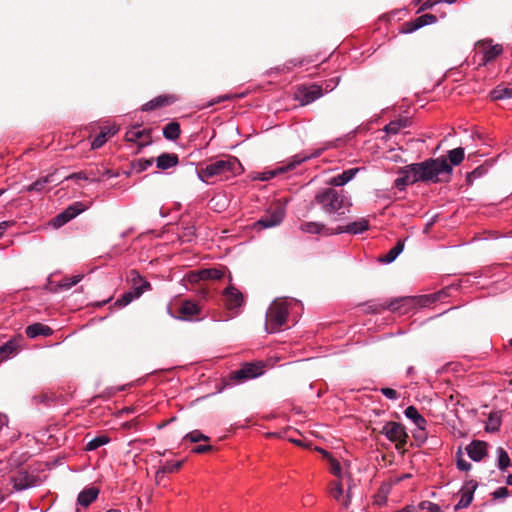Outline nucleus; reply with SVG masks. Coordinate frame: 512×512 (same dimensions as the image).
I'll return each mask as SVG.
<instances>
[{"instance_id": "nucleus-1", "label": "nucleus", "mask_w": 512, "mask_h": 512, "mask_svg": "<svg viewBox=\"0 0 512 512\" xmlns=\"http://www.w3.org/2000/svg\"><path fill=\"white\" fill-rule=\"evenodd\" d=\"M315 201L323 211L331 216H342L349 212L350 200L333 188H325L315 195Z\"/></svg>"}, {"instance_id": "nucleus-2", "label": "nucleus", "mask_w": 512, "mask_h": 512, "mask_svg": "<svg viewBox=\"0 0 512 512\" xmlns=\"http://www.w3.org/2000/svg\"><path fill=\"white\" fill-rule=\"evenodd\" d=\"M299 302L294 299H276L269 306L266 312L265 327L268 333H277L287 322V317L293 307L298 306Z\"/></svg>"}, {"instance_id": "nucleus-3", "label": "nucleus", "mask_w": 512, "mask_h": 512, "mask_svg": "<svg viewBox=\"0 0 512 512\" xmlns=\"http://www.w3.org/2000/svg\"><path fill=\"white\" fill-rule=\"evenodd\" d=\"M241 169V163L235 157H226L210 162L204 168L197 170L198 178L202 182L208 179L221 176L228 178L230 175L237 174Z\"/></svg>"}, {"instance_id": "nucleus-4", "label": "nucleus", "mask_w": 512, "mask_h": 512, "mask_svg": "<svg viewBox=\"0 0 512 512\" xmlns=\"http://www.w3.org/2000/svg\"><path fill=\"white\" fill-rule=\"evenodd\" d=\"M421 181H439L442 174H451L452 167L444 158L430 159L422 163H416Z\"/></svg>"}, {"instance_id": "nucleus-5", "label": "nucleus", "mask_w": 512, "mask_h": 512, "mask_svg": "<svg viewBox=\"0 0 512 512\" xmlns=\"http://www.w3.org/2000/svg\"><path fill=\"white\" fill-rule=\"evenodd\" d=\"M324 150H325V148H319V149L314 150L312 153L303 152V153L296 154L290 160H288V162L285 165H282L274 170L264 172L262 174V176L260 177V180L266 181V180L272 179L273 177H275L278 174H282L287 171L293 170L301 163H303L307 160L319 157Z\"/></svg>"}, {"instance_id": "nucleus-6", "label": "nucleus", "mask_w": 512, "mask_h": 512, "mask_svg": "<svg viewBox=\"0 0 512 512\" xmlns=\"http://www.w3.org/2000/svg\"><path fill=\"white\" fill-rule=\"evenodd\" d=\"M285 214V207L282 205H276L269 208L266 214L258 220L257 224L265 229L276 227L282 223Z\"/></svg>"}, {"instance_id": "nucleus-7", "label": "nucleus", "mask_w": 512, "mask_h": 512, "mask_svg": "<svg viewBox=\"0 0 512 512\" xmlns=\"http://www.w3.org/2000/svg\"><path fill=\"white\" fill-rule=\"evenodd\" d=\"M399 173L400 176L395 180L394 184L400 190H404L406 186L421 181L416 164L405 166Z\"/></svg>"}, {"instance_id": "nucleus-8", "label": "nucleus", "mask_w": 512, "mask_h": 512, "mask_svg": "<svg viewBox=\"0 0 512 512\" xmlns=\"http://www.w3.org/2000/svg\"><path fill=\"white\" fill-rule=\"evenodd\" d=\"M387 439L392 442L406 443L408 435L402 424L398 422H387L381 430Z\"/></svg>"}, {"instance_id": "nucleus-9", "label": "nucleus", "mask_w": 512, "mask_h": 512, "mask_svg": "<svg viewBox=\"0 0 512 512\" xmlns=\"http://www.w3.org/2000/svg\"><path fill=\"white\" fill-rule=\"evenodd\" d=\"M323 95L322 87L319 85H310L301 87L297 90L295 97L301 105H307L319 99Z\"/></svg>"}, {"instance_id": "nucleus-10", "label": "nucleus", "mask_w": 512, "mask_h": 512, "mask_svg": "<svg viewBox=\"0 0 512 512\" xmlns=\"http://www.w3.org/2000/svg\"><path fill=\"white\" fill-rule=\"evenodd\" d=\"M262 373L263 370L261 366L252 363H247L243 365L241 369L233 372L231 374V379L238 382H242L245 380L256 378L260 376Z\"/></svg>"}, {"instance_id": "nucleus-11", "label": "nucleus", "mask_w": 512, "mask_h": 512, "mask_svg": "<svg viewBox=\"0 0 512 512\" xmlns=\"http://www.w3.org/2000/svg\"><path fill=\"white\" fill-rule=\"evenodd\" d=\"M477 488V482L474 480L467 481L460 490V499L455 505V510L468 507L473 500V494Z\"/></svg>"}, {"instance_id": "nucleus-12", "label": "nucleus", "mask_w": 512, "mask_h": 512, "mask_svg": "<svg viewBox=\"0 0 512 512\" xmlns=\"http://www.w3.org/2000/svg\"><path fill=\"white\" fill-rule=\"evenodd\" d=\"M370 227L369 221L365 218H360L354 222L347 224L346 226H339L335 229V235L342 233H349L353 235L362 234Z\"/></svg>"}, {"instance_id": "nucleus-13", "label": "nucleus", "mask_w": 512, "mask_h": 512, "mask_svg": "<svg viewBox=\"0 0 512 512\" xmlns=\"http://www.w3.org/2000/svg\"><path fill=\"white\" fill-rule=\"evenodd\" d=\"M223 296L228 309L239 308L244 302L242 293L233 285L224 290Z\"/></svg>"}, {"instance_id": "nucleus-14", "label": "nucleus", "mask_w": 512, "mask_h": 512, "mask_svg": "<svg viewBox=\"0 0 512 512\" xmlns=\"http://www.w3.org/2000/svg\"><path fill=\"white\" fill-rule=\"evenodd\" d=\"M299 228L302 232L309 234L335 235V229L329 228L320 222H304Z\"/></svg>"}, {"instance_id": "nucleus-15", "label": "nucleus", "mask_w": 512, "mask_h": 512, "mask_svg": "<svg viewBox=\"0 0 512 512\" xmlns=\"http://www.w3.org/2000/svg\"><path fill=\"white\" fill-rule=\"evenodd\" d=\"M466 452L473 461H481L487 454V444L484 441H472L466 447Z\"/></svg>"}, {"instance_id": "nucleus-16", "label": "nucleus", "mask_w": 512, "mask_h": 512, "mask_svg": "<svg viewBox=\"0 0 512 512\" xmlns=\"http://www.w3.org/2000/svg\"><path fill=\"white\" fill-rule=\"evenodd\" d=\"M481 52L483 53L482 61L484 64L493 61L502 52L503 48L499 44L492 45L491 41H484L480 44Z\"/></svg>"}, {"instance_id": "nucleus-17", "label": "nucleus", "mask_w": 512, "mask_h": 512, "mask_svg": "<svg viewBox=\"0 0 512 512\" xmlns=\"http://www.w3.org/2000/svg\"><path fill=\"white\" fill-rule=\"evenodd\" d=\"M437 20L435 15L432 14H424L416 18L414 21L406 23L405 33H411L420 29L426 25L433 24Z\"/></svg>"}, {"instance_id": "nucleus-18", "label": "nucleus", "mask_w": 512, "mask_h": 512, "mask_svg": "<svg viewBox=\"0 0 512 512\" xmlns=\"http://www.w3.org/2000/svg\"><path fill=\"white\" fill-rule=\"evenodd\" d=\"M343 491H344V487H343L342 480H336L333 483H331V488H330L331 496L336 501L341 503L343 506L348 507V505L350 503V495L348 492L347 495L344 496Z\"/></svg>"}, {"instance_id": "nucleus-19", "label": "nucleus", "mask_w": 512, "mask_h": 512, "mask_svg": "<svg viewBox=\"0 0 512 512\" xmlns=\"http://www.w3.org/2000/svg\"><path fill=\"white\" fill-rule=\"evenodd\" d=\"M25 332L27 337L31 339L36 338L38 336L48 337L53 334V330L49 326L44 325L42 323H34L27 326Z\"/></svg>"}, {"instance_id": "nucleus-20", "label": "nucleus", "mask_w": 512, "mask_h": 512, "mask_svg": "<svg viewBox=\"0 0 512 512\" xmlns=\"http://www.w3.org/2000/svg\"><path fill=\"white\" fill-rule=\"evenodd\" d=\"M359 171L360 168H351L345 170L341 174L332 177L329 181V184L335 187L344 186L345 184L350 182Z\"/></svg>"}, {"instance_id": "nucleus-21", "label": "nucleus", "mask_w": 512, "mask_h": 512, "mask_svg": "<svg viewBox=\"0 0 512 512\" xmlns=\"http://www.w3.org/2000/svg\"><path fill=\"white\" fill-rule=\"evenodd\" d=\"M404 415L418 429H420V430H425L426 429V425H427L426 419L418 412V410L414 406H408L404 410Z\"/></svg>"}, {"instance_id": "nucleus-22", "label": "nucleus", "mask_w": 512, "mask_h": 512, "mask_svg": "<svg viewBox=\"0 0 512 512\" xmlns=\"http://www.w3.org/2000/svg\"><path fill=\"white\" fill-rule=\"evenodd\" d=\"M176 101L174 96H158L142 106L143 111H152L157 108L172 104Z\"/></svg>"}, {"instance_id": "nucleus-23", "label": "nucleus", "mask_w": 512, "mask_h": 512, "mask_svg": "<svg viewBox=\"0 0 512 512\" xmlns=\"http://www.w3.org/2000/svg\"><path fill=\"white\" fill-rule=\"evenodd\" d=\"M319 451L323 454V456L327 459L329 463V471L338 478V480H343L344 471L340 464V462L332 457L327 451L319 449Z\"/></svg>"}, {"instance_id": "nucleus-24", "label": "nucleus", "mask_w": 512, "mask_h": 512, "mask_svg": "<svg viewBox=\"0 0 512 512\" xmlns=\"http://www.w3.org/2000/svg\"><path fill=\"white\" fill-rule=\"evenodd\" d=\"M199 280H218L225 275V268H206L197 272Z\"/></svg>"}, {"instance_id": "nucleus-25", "label": "nucleus", "mask_w": 512, "mask_h": 512, "mask_svg": "<svg viewBox=\"0 0 512 512\" xmlns=\"http://www.w3.org/2000/svg\"><path fill=\"white\" fill-rule=\"evenodd\" d=\"M178 164V156L176 154L163 153L156 159L158 169L166 170Z\"/></svg>"}, {"instance_id": "nucleus-26", "label": "nucleus", "mask_w": 512, "mask_h": 512, "mask_svg": "<svg viewBox=\"0 0 512 512\" xmlns=\"http://www.w3.org/2000/svg\"><path fill=\"white\" fill-rule=\"evenodd\" d=\"M180 312L183 315V319L192 320L194 316L200 313V307L196 302L186 300L182 303Z\"/></svg>"}, {"instance_id": "nucleus-27", "label": "nucleus", "mask_w": 512, "mask_h": 512, "mask_svg": "<svg viewBox=\"0 0 512 512\" xmlns=\"http://www.w3.org/2000/svg\"><path fill=\"white\" fill-rule=\"evenodd\" d=\"M18 351V342L11 339L0 346V363L13 357Z\"/></svg>"}, {"instance_id": "nucleus-28", "label": "nucleus", "mask_w": 512, "mask_h": 512, "mask_svg": "<svg viewBox=\"0 0 512 512\" xmlns=\"http://www.w3.org/2000/svg\"><path fill=\"white\" fill-rule=\"evenodd\" d=\"M98 489L94 487L86 488L78 495L77 502L83 507L89 506L98 496Z\"/></svg>"}, {"instance_id": "nucleus-29", "label": "nucleus", "mask_w": 512, "mask_h": 512, "mask_svg": "<svg viewBox=\"0 0 512 512\" xmlns=\"http://www.w3.org/2000/svg\"><path fill=\"white\" fill-rule=\"evenodd\" d=\"M408 118H399L393 121H390L385 127L384 131L387 134H397L401 129L408 127L409 125Z\"/></svg>"}, {"instance_id": "nucleus-30", "label": "nucleus", "mask_w": 512, "mask_h": 512, "mask_svg": "<svg viewBox=\"0 0 512 512\" xmlns=\"http://www.w3.org/2000/svg\"><path fill=\"white\" fill-rule=\"evenodd\" d=\"M403 249L404 241L399 240L393 248L380 258V261L386 264L392 263L402 253Z\"/></svg>"}, {"instance_id": "nucleus-31", "label": "nucleus", "mask_w": 512, "mask_h": 512, "mask_svg": "<svg viewBox=\"0 0 512 512\" xmlns=\"http://www.w3.org/2000/svg\"><path fill=\"white\" fill-rule=\"evenodd\" d=\"M180 126L177 122H170L163 128V136L167 140H176L180 136Z\"/></svg>"}, {"instance_id": "nucleus-32", "label": "nucleus", "mask_w": 512, "mask_h": 512, "mask_svg": "<svg viewBox=\"0 0 512 512\" xmlns=\"http://www.w3.org/2000/svg\"><path fill=\"white\" fill-rule=\"evenodd\" d=\"M490 96L493 100L512 99V88L497 86L491 91Z\"/></svg>"}, {"instance_id": "nucleus-33", "label": "nucleus", "mask_w": 512, "mask_h": 512, "mask_svg": "<svg viewBox=\"0 0 512 512\" xmlns=\"http://www.w3.org/2000/svg\"><path fill=\"white\" fill-rule=\"evenodd\" d=\"M110 442V438L107 435H98L91 439L85 447V450L87 451H93L98 449L101 446H104Z\"/></svg>"}, {"instance_id": "nucleus-34", "label": "nucleus", "mask_w": 512, "mask_h": 512, "mask_svg": "<svg viewBox=\"0 0 512 512\" xmlns=\"http://www.w3.org/2000/svg\"><path fill=\"white\" fill-rule=\"evenodd\" d=\"M53 175H47V176H43L41 178H39L38 180H36L35 182H33L32 184H30L29 186H27V191H36V192H41L44 190L45 186L48 184V183H51L53 181Z\"/></svg>"}, {"instance_id": "nucleus-35", "label": "nucleus", "mask_w": 512, "mask_h": 512, "mask_svg": "<svg viewBox=\"0 0 512 512\" xmlns=\"http://www.w3.org/2000/svg\"><path fill=\"white\" fill-rule=\"evenodd\" d=\"M497 466L501 471H504L507 469V467L510 466L511 461L509 458L508 453L503 448L497 449Z\"/></svg>"}, {"instance_id": "nucleus-36", "label": "nucleus", "mask_w": 512, "mask_h": 512, "mask_svg": "<svg viewBox=\"0 0 512 512\" xmlns=\"http://www.w3.org/2000/svg\"><path fill=\"white\" fill-rule=\"evenodd\" d=\"M99 174H100V171H98L97 173H94L93 171H90V172H78V173H73V174L69 175L68 177H66V179L67 180H69V179H81V180L96 182V181H99V178H98Z\"/></svg>"}, {"instance_id": "nucleus-37", "label": "nucleus", "mask_w": 512, "mask_h": 512, "mask_svg": "<svg viewBox=\"0 0 512 512\" xmlns=\"http://www.w3.org/2000/svg\"><path fill=\"white\" fill-rule=\"evenodd\" d=\"M82 279H83L82 274H77V275H74L71 277H64L60 281L59 286L62 289L69 290L70 288H72L73 286L78 284Z\"/></svg>"}, {"instance_id": "nucleus-38", "label": "nucleus", "mask_w": 512, "mask_h": 512, "mask_svg": "<svg viewBox=\"0 0 512 512\" xmlns=\"http://www.w3.org/2000/svg\"><path fill=\"white\" fill-rule=\"evenodd\" d=\"M450 163L454 166L459 165L464 159V149L461 147L452 149L448 153Z\"/></svg>"}, {"instance_id": "nucleus-39", "label": "nucleus", "mask_w": 512, "mask_h": 512, "mask_svg": "<svg viewBox=\"0 0 512 512\" xmlns=\"http://www.w3.org/2000/svg\"><path fill=\"white\" fill-rule=\"evenodd\" d=\"M183 461H167L160 466V473H173L181 468Z\"/></svg>"}, {"instance_id": "nucleus-40", "label": "nucleus", "mask_w": 512, "mask_h": 512, "mask_svg": "<svg viewBox=\"0 0 512 512\" xmlns=\"http://www.w3.org/2000/svg\"><path fill=\"white\" fill-rule=\"evenodd\" d=\"M184 440H189L192 443H197L200 441H208L209 437L199 430H193L184 436Z\"/></svg>"}, {"instance_id": "nucleus-41", "label": "nucleus", "mask_w": 512, "mask_h": 512, "mask_svg": "<svg viewBox=\"0 0 512 512\" xmlns=\"http://www.w3.org/2000/svg\"><path fill=\"white\" fill-rule=\"evenodd\" d=\"M128 281L133 287L142 286L143 283H149L136 270H131L128 274Z\"/></svg>"}, {"instance_id": "nucleus-42", "label": "nucleus", "mask_w": 512, "mask_h": 512, "mask_svg": "<svg viewBox=\"0 0 512 512\" xmlns=\"http://www.w3.org/2000/svg\"><path fill=\"white\" fill-rule=\"evenodd\" d=\"M33 486L31 481H28V477H21L14 480L13 488L17 491H23Z\"/></svg>"}, {"instance_id": "nucleus-43", "label": "nucleus", "mask_w": 512, "mask_h": 512, "mask_svg": "<svg viewBox=\"0 0 512 512\" xmlns=\"http://www.w3.org/2000/svg\"><path fill=\"white\" fill-rule=\"evenodd\" d=\"M82 211H84V208H83V205L81 203H76L74 205H71L69 206L65 211V215L68 217L69 216V219L72 220L73 218H75L77 215H79Z\"/></svg>"}, {"instance_id": "nucleus-44", "label": "nucleus", "mask_w": 512, "mask_h": 512, "mask_svg": "<svg viewBox=\"0 0 512 512\" xmlns=\"http://www.w3.org/2000/svg\"><path fill=\"white\" fill-rule=\"evenodd\" d=\"M144 134V130H140L137 127H132L125 134V138L127 141H137L142 138Z\"/></svg>"}, {"instance_id": "nucleus-45", "label": "nucleus", "mask_w": 512, "mask_h": 512, "mask_svg": "<svg viewBox=\"0 0 512 512\" xmlns=\"http://www.w3.org/2000/svg\"><path fill=\"white\" fill-rule=\"evenodd\" d=\"M135 296L133 295V293L131 292V290L125 292L121 298H119L116 302H115V305H117L118 307H125L127 306L128 304H130L133 300H135Z\"/></svg>"}, {"instance_id": "nucleus-46", "label": "nucleus", "mask_w": 512, "mask_h": 512, "mask_svg": "<svg viewBox=\"0 0 512 512\" xmlns=\"http://www.w3.org/2000/svg\"><path fill=\"white\" fill-rule=\"evenodd\" d=\"M107 141V133L105 131H101L99 135H97L93 141L91 142L92 149H98L102 147Z\"/></svg>"}, {"instance_id": "nucleus-47", "label": "nucleus", "mask_w": 512, "mask_h": 512, "mask_svg": "<svg viewBox=\"0 0 512 512\" xmlns=\"http://www.w3.org/2000/svg\"><path fill=\"white\" fill-rule=\"evenodd\" d=\"M418 507L420 510H425L428 512H441L439 505L431 501H422L419 503Z\"/></svg>"}, {"instance_id": "nucleus-48", "label": "nucleus", "mask_w": 512, "mask_h": 512, "mask_svg": "<svg viewBox=\"0 0 512 512\" xmlns=\"http://www.w3.org/2000/svg\"><path fill=\"white\" fill-rule=\"evenodd\" d=\"M69 221H70L69 216L67 217L63 211L62 213H60L59 215L54 217L52 219L51 223H52L53 227L59 228V227L65 225Z\"/></svg>"}, {"instance_id": "nucleus-49", "label": "nucleus", "mask_w": 512, "mask_h": 512, "mask_svg": "<svg viewBox=\"0 0 512 512\" xmlns=\"http://www.w3.org/2000/svg\"><path fill=\"white\" fill-rule=\"evenodd\" d=\"M151 289L150 283H143L142 286L139 287H133L131 289V292L135 296L136 299H138L144 292L149 291Z\"/></svg>"}, {"instance_id": "nucleus-50", "label": "nucleus", "mask_w": 512, "mask_h": 512, "mask_svg": "<svg viewBox=\"0 0 512 512\" xmlns=\"http://www.w3.org/2000/svg\"><path fill=\"white\" fill-rule=\"evenodd\" d=\"M380 392L388 399L390 400H397L399 398V393L392 389V388H388V387H385V388H381L380 389Z\"/></svg>"}, {"instance_id": "nucleus-51", "label": "nucleus", "mask_w": 512, "mask_h": 512, "mask_svg": "<svg viewBox=\"0 0 512 512\" xmlns=\"http://www.w3.org/2000/svg\"><path fill=\"white\" fill-rule=\"evenodd\" d=\"M303 61L301 60H297V59H293V60H290L288 61L282 68H277L278 71H288L291 69L292 66H300L302 65Z\"/></svg>"}, {"instance_id": "nucleus-52", "label": "nucleus", "mask_w": 512, "mask_h": 512, "mask_svg": "<svg viewBox=\"0 0 512 512\" xmlns=\"http://www.w3.org/2000/svg\"><path fill=\"white\" fill-rule=\"evenodd\" d=\"M457 468L461 471H469L471 469V464L464 460L463 458H458L456 462Z\"/></svg>"}, {"instance_id": "nucleus-53", "label": "nucleus", "mask_w": 512, "mask_h": 512, "mask_svg": "<svg viewBox=\"0 0 512 512\" xmlns=\"http://www.w3.org/2000/svg\"><path fill=\"white\" fill-rule=\"evenodd\" d=\"M499 426H500V421L498 419L490 418L489 423L486 426V431H491V432L498 431Z\"/></svg>"}, {"instance_id": "nucleus-54", "label": "nucleus", "mask_w": 512, "mask_h": 512, "mask_svg": "<svg viewBox=\"0 0 512 512\" xmlns=\"http://www.w3.org/2000/svg\"><path fill=\"white\" fill-rule=\"evenodd\" d=\"M213 449L211 445H198L192 449V452L195 454H202L209 452Z\"/></svg>"}, {"instance_id": "nucleus-55", "label": "nucleus", "mask_w": 512, "mask_h": 512, "mask_svg": "<svg viewBox=\"0 0 512 512\" xmlns=\"http://www.w3.org/2000/svg\"><path fill=\"white\" fill-rule=\"evenodd\" d=\"M153 163V159H139L138 160V169L140 171L146 170Z\"/></svg>"}, {"instance_id": "nucleus-56", "label": "nucleus", "mask_w": 512, "mask_h": 512, "mask_svg": "<svg viewBox=\"0 0 512 512\" xmlns=\"http://www.w3.org/2000/svg\"><path fill=\"white\" fill-rule=\"evenodd\" d=\"M494 498H505L508 496V489L505 487H500L493 492Z\"/></svg>"}, {"instance_id": "nucleus-57", "label": "nucleus", "mask_w": 512, "mask_h": 512, "mask_svg": "<svg viewBox=\"0 0 512 512\" xmlns=\"http://www.w3.org/2000/svg\"><path fill=\"white\" fill-rule=\"evenodd\" d=\"M101 131H105L108 136H112L118 132V128L116 126H107L104 127Z\"/></svg>"}, {"instance_id": "nucleus-58", "label": "nucleus", "mask_w": 512, "mask_h": 512, "mask_svg": "<svg viewBox=\"0 0 512 512\" xmlns=\"http://www.w3.org/2000/svg\"><path fill=\"white\" fill-rule=\"evenodd\" d=\"M442 1L440 0H427L421 7V10H424V9H430L432 8L435 4L437 3H441Z\"/></svg>"}, {"instance_id": "nucleus-59", "label": "nucleus", "mask_w": 512, "mask_h": 512, "mask_svg": "<svg viewBox=\"0 0 512 512\" xmlns=\"http://www.w3.org/2000/svg\"><path fill=\"white\" fill-rule=\"evenodd\" d=\"M14 222L13 221H2L0 222V237L2 236V234L4 233V231L10 227L11 225H13Z\"/></svg>"}, {"instance_id": "nucleus-60", "label": "nucleus", "mask_w": 512, "mask_h": 512, "mask_svg": "<svg viewBox=\"0 0 512 512\" xmlns=\"http://www.w3.org/2000/svg\"><path fill=\"white\" fill-rule=\"evenodd\" d=\"M165 475H166L165 473H160V467H159L155 473V480L158 485H161L163 483Z\"/></svg>"}, {"instance_id": "nucleus-61", "label": "nucleus", "mask_w": 512, "mask_h": 512, "mask_svg": "<svg viewBox=\"0 0 512 512\" xmlns=\"http://www.w3.org/2000/svg\"><path fill=\"white\" fill-rule=\"evenodd\" d=\"M401 301H403V302H408V301H410V300H409V299H407V298H403V299H401ZM399 302H400V300L392 301V302L388 305V308H389L390 310H393V311H394V310L399 309V306H398V303H399Z\"/></svg>"}, {"instance_id": "nucleus-62", "label": "nucleus", "mask_w": 512, "mask_h": 512, "mask_svg": "<svg viewBox=\"0 0 512 512\" xmlns=\"http://www.w3.org/2000/svg\"><path fill=\"white\" fill-rule=\"evenodd\" d=\"M227 99H228V96H221V97H218L216 100H213V101L209 102L207 106H208V107H209V106H212V105H214V104H216V103H219V102H221V101H225V100H227Z\"/></svg>"}, {"instance_id": "nucleus-63", "label": "nucleus", "mask_w": 512, "mask_h": 512, "mask_svg": "<svg viewBox=\"0 0 512 512\" xmlns=\"http://www.w3.org/2000/svg\"><path fill=\"white\" fill-rule=\"evenodd\" d=\"M506 483L508 485H512V474L508 475L507 478H506Z\"/></svg>"}, {"instance_id": "nucleus-64", "label": "nucleus", "mask_w": 512, "mask_h": 512, "mask_svg": "<svg viewBox=\"0 0 512 512\" xmlns=\"http://www.w3.org/2000/svg\"><path fill=\"white\" fill-rule=\"evenodd\" d=\"M103 175H105V176H107V177H112V176H114L113 174H111V172H110L109 170H105V171L103 172Z\"/></svg>"}]
</instances>
